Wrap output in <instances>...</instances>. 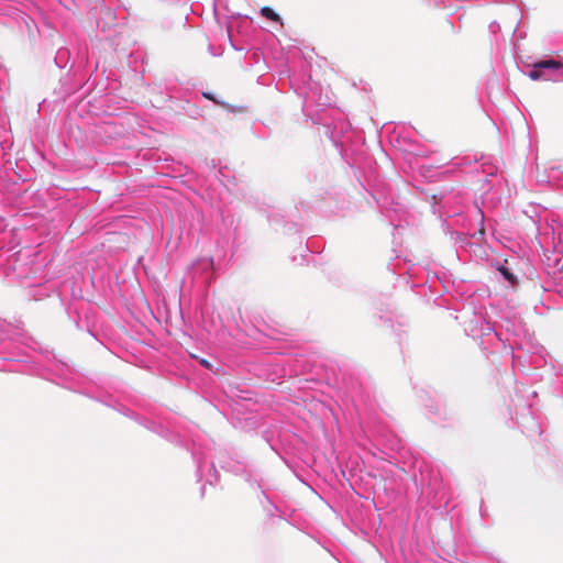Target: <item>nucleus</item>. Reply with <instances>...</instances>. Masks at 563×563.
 Returning <instances> with one entry per match:
<instances>
[{"label":"nucleus","instance_id":"f257e3e1","mask_svg":"<svg viewBox=\"0 0 563 563\" xmlns=\"http://www.w3.org/2000/svg\"><path fill=\"white\" fill-rule=\"evenodd\" d=\"M196 474L198 482H202L201 494L203 495L206 484L216 485L219 482V472L213 460H197Z\"/></svg>","mask_w":563,"mask_h":563},{"label":"nucleus","instance_id":"f03ea898","mask_svg":"<svg viewBox=\"0 0 563 563\" xmlns=\"http://www.w3.org/2000/svg\"><path fill=\"white\" fill-rule=\"evenodd\" d=\"M453 498V493L448 484H441L440 487L434 492L432 497V508L446 511L450 503Z\"/></svg>","mask_w":563,"mask_h":563},{"label":"nucleus","instance_id":"7ed1b4c3","mask_svg":"<svg viewBox=\"0 0 563 563\" xmlns=\"http://www.w3.org/2000/svg\"><path fill=\"white\" fill-rule=\"evenodd\" d=\"M219 462L222 470L243 476L246 482H251V472L243 460H219Z\"/></svg>","mask_w":563,"mask_h":563},{"label":"nucleus","instance_id":"20e7f679","mask_svg":"<svg viewBox=\"0 0 563 563\" xmlns=\"http://www.w3.org/2000/svg\"><path fill=\"white\" fill-rule=\"evenodd\" d=\"M260 504L267 516L273 517L278 511V507L271 500L265 492H261Z\"/></svg>","mask_w":563,"mask_h":563},{"label":"nucleus","instance_id":"39448f33","mask_svg":"<svg viewBox=\"0 0 563 563\" xmlns=\"http://www.w3.org/2000/svg\"><path fill=\"white\" fill-rule=\"evenodd\" d=\"M537 68L543 69H559L562 67L561 62L554 59L541 60L536 63Z\"/></svg>","mask_w":563,"mask_h":563},{"label":"nucleus","instance_id":"423d86ee","mask_svg":"<svg viewBox=\"0 0 563 563\" xmlns=\"http://www.w3.org/2000/svg\"><path fill=\"white\" fill-rule=\"evenodd\" d=\"M261 13L263 16H265L266 19H268L271 21L277 22L279 20V15L273 9H271L268 7L262 8Z\"/></svg>","mask_w":563,"mask_h":563},{"label":"nucleus","instance_id":"0eeeda50","mask_svg":"<svg viewBox=\"0 0 563 563\" xmlns=\"http://www.w3.org/2000/svg\"><path fill=\"white\" fill-rule=\"evenodd\" d=\"M499 272L510 284L515 285L517 283L516 276L507 267L501 266Z\"/></svg>","mask_w":563,"mask_h":563},{"label":"nucleus","instance_id":"6e6552de","mask_svg":"<svg viewBox=\"0 0 563 563\" xmlns=\"http://www.w3.org/2000/svg\"><path fill=\"white\" fill-rule=\"evenodd\" d=\"M529 77L532 80H539L543 78L542 70L540 68H537V64L533 65V69L529 73Z\"/></svg>","mask_w":563,"mask_h":563},{"label":"nucleus","instance_id":"1a4fd4ad","mask_svg":"<svg viewBox=\"0 0 563 563\" xmlns=\"http://www.w3.org/2000/svg\"><path fill=\"white\" fill-rule=\"evenodd\" d=\"M284 461H285L286 465H287L290 470H292V471H294V473L296 474V476H297L300 481H303V479L301 478V476H300V475L295 471V465H296L297 460L291 459V460H284Z\"/></svg>","mask_w":563,"mask_h":563},{"label":"nucleus","instance_id":"9d476101","mask_svg":"<svg viewBox=\"0 0 563 563\" xmlns=\"http://www.w3.org/2000/svg\"><path fill=\"white\" fill-rule=\"evenodd\" d=\"M201 364L205 365L206 367L209 366V363L207 361H205V360L201 361Z\"/></svg>","mask_w":563,"mask_h":563},{"label":"nucleus","instance_id":"9b49d317","mask_svg":"<svg viewBox=\"0 0 563 563\" xmlns=\"http://www.w3.org/2000/svg\"><path fill=\"white\" fill-rule=\"evenodd\" d=\"M308 461H309V462H312V463H314V462H316V459H312V460H308Z\"/></svg>","mask_w":563,"mask_h":563}]
</instances>
